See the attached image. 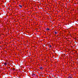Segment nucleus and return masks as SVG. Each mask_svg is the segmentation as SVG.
<instances>
[{
	"instance_id": "f257e3e1",
	"label": "nucleus",
	"mask_w": 78,
	"mask_h": 78,
	"mask_svg": "<svg viewBox=\"0 0 78 78\" xmlns=\"http://www.w3.org/2000/svg\"><path fill=\"white\" fill-rule=\"evenodd\" d=\"M19 6H20V8L22 7V6L21 5H19Z\"/></svg>"
},
{
	"instance_id": "f03ea898",
	"label": "nucleus",
	"mask_w": 78,
	"mask_h": 78,
	"mask_svg": "<svg viewBox=\"0 0 78 78\" xmlns=\"http://www.w3.org/2000/svg\"><path fill=\"white\" fill-rule=\"evenodd\" d=\"M40 69H41V70H42V69H43V68L42 67H40Z\"/></svg>"
},
{
	"instance_id": "7ed1b4c3",
	"label": "nucleus",
	"mask_w": 78,
	"mask_h": 78,
	"mask_svg": "<svg viewBox=\"0 0 78 78\" xmlns=\"http://www.w3.org/2000/svg\"><path fill=\"white\" fill-rule=\"evenodd\" d=\"M46 30H50V29L49 28H46Z\"/></svg>"
},
{
	"instance_id": "20e7f679",
	"label": "nucleus",
	"mask_w": 78,
	"mask_h": 78,
	"mask_svg": "<svg viewBox=\"0 0 78 78\" xmlns=\"http://www.w3.org/2000/svg\"><path fill=\"white\" fill-rule=\"evenodd\" d=\"M4 65H5V66H6V65H7V64H6V62H5L4 63Z\"/></svg>"
},
{
	"instance_id": "39448f33",
	"label": "nucleus",
	"mask_w": 78,
	"mask_h": 78,
	"mask_svg": "<svg viewBox=\"0 0 78 78\" xmlns=\"http://www.w3.org/2000/svg\"><path fill=\"white\" fill-rule=\"evenodd\" d=\"M58 33L56 32H55V34H57Z\"/></svg>"
},
{
	"instance_id": "423d86ee",
	"label": "nucleus",
	"mask_w": 78,
	"mask_h": 78,
	"mask_svg": "<svg viewBox=\"0 0 78 78\" xmlns=\"http://www.w3.org/2000/svg\"><path fill=\"white\" fill-rule=\"evenodd\" d=\"M49 47H51V45H49Z\"/></svg>"
},
{
	"instance_id": "0eeeda50",
	"label": "nucleus",
	"mask_w": 78,
	"mask_h": 78,
	"mask_svg": "<svg viewBox=\"0 0 78 78\" xmlns=\"http://www.w3.org/2000/svg\"><path fill=\"white\" fill-rule=\"evenodd\" d=\"M34 75H35V74H33L32 75V76H34Z\"/></svg>"
},
{
	"instance_id": "6e6552de",
	"label": "nucleus",
	"mask_w": 78,
	"mask_h": 78,
	"mask_svg": "<svg viewBox=\"0 0 78 78\" xmlns=\"http://www.w3.org/2000/svg\"><path fill=\"white\" fill-rule=\"evenodd\" d=\"M70 76H69L68 77V78H70Z\"/></svg>"
},
{
	"instance_id": "1a4fd4ad",
	"label": "nucleus",
	"mask_w": 78,
	"mask_h": 78,
	"mask_svg": "<svg viewBox=\"0 0 78 78\" xmlns=\"http://www.w3.org/2000/svg\"><path fill=\"white\" fill-rule=\"evenodd\" d=\"M70 78H73L72 77H70Z\"/></svg>"
},
{
	"instance_id": "9d476101",
	"label": "nucleus",
	"mask_w": 78,
	"mask_h": 78,
	"mask_svg": "<svg viewBox=\"0 0 78 78\" xmlns=\"http://www.w3.org/2000/svg\"><path fill=\"white\" fill-rule=\"evenodd\" d=\"M14 70H15V68H13Z\"/></svg>"
}]
</instances>
